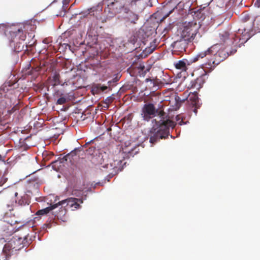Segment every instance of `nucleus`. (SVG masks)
<instances>
[{"mask_svg": "<svg viewBox=\"0 0 260 260\" xmlns=\"http://www.w3.org/2000/svg\"><path fill=\"white\" fill-rule=\"evenodd\" d=\"M57 207V204H54L53 205H52L51 206L48 207H47L46 208H44V209H41V210H38L37 212L36 215H39V216L46 215L50 211H51L52 210L55 209Z\"/></svg>", "mask_w": 260, "mask_h": 260, "instance_id": "nucleus-21", "label": "nucleus"}, {"mask_svg": "<svg viewBox=\"0 0 260 260\" xmlns=\"http://www.w3.org/2000/svg\"><path fill=\"white\" fill-rule=\"evenodd\" d=\"M30 197L26 193H24L20 197H18L16 200V203L20 206L28 205L30 203Z\"/></svg>", "mask_w": 260, "mask_h": 260, "instance_id": "nucleus-16", "label": "nucleus"}, {"mask_svg": "<svg viewBox=\"0 0 260 260\" xmlns=\"http://www.w3.org/2000/svg\"><path fill=\"white\" fill-rule=\"evenodd\" d=\"M157 113H158V114L160 117H163L165 115L164 111H158L157 109H156L153 104H146L144 105L142 108V116L144 120L149 121L151 118L154 117Z\"/></svg>", "mask_w": 260, "mask_h": 260, "instance_id": "nucleus-7", "label": "nucleus"}, {"mask_svg": "<svg viewBox=\"0 0 260 260\" xmlns=\"http://www.w3.org/2000/svg\"><path fill=\"white\" fill-rule=\"evenodd\" d=\"M84 153V151L81 147L75 148L70 153L60 158V162L66 163L67 165L70 164L71 165H75L80 169L81 167L80 165H78V162L83 164L86 161V160L83 157H80V156L83 155Z\"/></svg>", "mask_w": 260, "mask_h": 260, "instance_id": "nucleus-4", "label": "nucleus"}, {"mask_svg": "<svg viewBox=\"0 0 260 260\" xmlns=\"http://www.w3.org/2000/svg\"><path fill=\"white\" fill-rule=\"evenodd\" d=\"M70 0H63L62 1V9L64 11H66V9L68 8V5L69 4Z\"/></svg>", "mask_w": 260, "mask_h": 260, "instance_id": "nucleus-34", "label": "nucleus"}, {"mask_svg": "<svg viewBox=\"0 0 260 260\" xmlns=\"http://www.w3.org/2000/svg\"><path fill=\"white\" fill-rule=\"evenodd\" d=\"M174 10V9L169 11V12L167 13L166 14H165L162 18V19H161V21H163L164 20H165L167 17H168L170 14H171L172 13V12Z\"/></svg>", "mask_w": 260, "mask_h": 260, "instance_id": "nucleus-37", "label": "nucleus"}, {"mask_svg": "<svg viewBox=\"0 0 260 260\" xmlns=\"http://www.w3.org/2000/svg\"><path fill=\"white\" fill-rule=\"evenodd\" d=\"M110 0H104L103 5H107V7L105 9V12H108L111 15L110 17H112L117 13L126 10V7L125 0H114V2H109Z\"/></svg>", "mask_w": 260, "mask_h": 260, "instance_id": "nucleus-5", "label": "nucleus"}, {"mask_svg": "<svg viewBox=\"0 0 260 260\" xmlns=\"http://www.w3.org/2000/svg\"><path fill=\"white\" fill-rule=\"evenodd\" d=\"M17 196H18V193H17V192H15V196L16 197H17Z\"/></svg>", "mask_w": 260, "mask_h": 260, "instance_id": "nucleus-44", "label": "nucleus"}, {"mask_svg": "<svg viewBox=\"0 0 260 260\" xmlns=\"http://www.w3.org/2000/svg\"><path fill=\"white\" fill-rule=\"evenodd\" d=\"M115 99V97L113 94L111 96L107 97L104 101V103L106 105V106H104L105 108H108L110 104H111Z\"/></svg>", "mask_w": 260, "mask_h": 260, "instance_id": "nucleus-25", "label": "nucleus"}, {"mask_svg": "<svg viewBox=\"0 0 260 260\" xmlns=\"http://www.w3.org/2000/svg\"><path fill=\"white\" fill-rule=\"evenodd\" d=\"M230 54L225 48H222L220 45L215 44L209 47L205 51L199 53L194 58L196 61L200 58L205 57V60L201 65L206 72H211L219 64L224 60Z\"/></svg>", "mask_w": 260, "mask_h": 260, "instance_id": "nucleus-1", "label": "nucleus"}, {"mask_svg": "<svg viewBox=\"0 0 260 260\" xmlns=\"http://www.w3.org/2000/svg\"><path fill=\"white\" fill-rule=\"evenodd\" d=\"M219 37L221 43H227L229 45H237V40H241L242 38L240 36H238L235 34H230L228 31H222L219 34Z\"/></svg>", "mask_w": 260, "mask_h": 260, "instance_id": "nucleus-8", "label": "nucleus"}, {"mask_svg": "<svg viewBox=\"0 0 260 260\" xmlns=\"http://www.w3.org/2000/svg\"><path fill=\"white\" fill-rule=\"evenodd\" d=\"M112 83H113V81H112V80L109 81L108 82V86H110H110H111V84H112Z\"/></svg>", "mask_w": 260, "mask_h": 260, "instance_id": "nucleus-40", "label": "nucleus"}, {"mask_svg": "<svg viewBox=\"0 0 260 260\" xmlns=\"http://www.w3.org/2000/svg\"><path fill=\"white\" fill-rule=\"evenodd\" d=\"M157 126L156 128H153L150 132L149 141L152 144H155L159 141L160 139H165L170 136L171 138H173L172 135H170V128H173L176 123L175 122L170 119H163L158 122Z\"/></svg>", "mask_w": 260, "mask_h": 260, "instance_id": "nucleus-3", "label": "nucleus"}, {"mask_svg": "<svg viewBox=\"0 0 260 260\" xmlns=\"http://www.w3.org/2000/svg\"><path fill=\"white\" fill-rule=\"evenodd\" d=\"M107 89L111 90L112 88L110 86L102 85L100 84H98L93 86L92 91H95L96 93H99L101 91H105Z\"/></svg>", "mask_w": 260, "mask_h": 260, "instance_id": "nucleus-23", "label": "nucleus"}, {"mask_svg": "<svg viewBox=\"0 0 260 260\" xmlns=\"http://www.w3.org/2000/svg\"><path fill=\"white\" fill-rule=\"evenodd\" d=\"M27 235H24L23 237H20V238H18V239H19V240H21L22 238L25 239V238H26V236H27Z\"/></svg>", "mask_w": 260, "mask_h": 260, "instance_id": "nucleus-42", "label": "nucleus"}, {"mask_svg": "<svg viewBox=\"0 0 260 260\" xmlns=\"http://www.w3.org/2000/svg\"><path fill=\"white\" fill-rule=\"evenodd\" d=\"M7 180V179L4 177V175H2V173L0 171V186H2Z\"/></svg>", "mask_w": 260, "mask_h": 260, "instance_id": "nucleus-33", "label": "nucleus"}, {"mask_svg": "<svg viewBox=\"0 0 260 260\" xmlns=\"http://www.w3.org/2000/svg\"><path fill=\"white\" fill-rule=\"evenodd\" d=\"M187 28H184L182 30L181 33V36L180 38H183L184 40L186 41H188L189 42H191L194 39V36H191V33L187 31Z\"/></svg>", "mask_w": 260, "mask_h": 260, "instance_id": "nucleus-19", "label": "nucleus"}, {"mask_svg": "<svg viewBox=\"0 0 260 260\" xmlns=\"http://www.w3.org/2000/svg\"><path fill=\"white\" fill-rule=\"evenodd\" d=\"M236 52V50H234V51H231L230 54H232Z\"/></svg>", "mask_w": 260, "mask_h": 260, "instance_id": "nucleus-43", "label": "nucleus"}, {"mask_svg": "<svg viewBox=\"0 0 260 260\" xmlns=\"http://www.w3.org/2000/svg\"><path fill=\"white\" fill-rule=\"evenodd\" d=\"M155 48V46L152 45L149 47L146 48L144 50V52L146 54V55L150 54L154 51Z\"/></svg>", "mask_w": 260, "mask_h": 260, "instance_id": "nucleus-30", "label": "nucleus"}, {"mask_svg": "<svg viewBox=\"0 0 260 260\" xmlns=\"http://www.w3.org/2000/svg\"><path fill=\"white\" fill-rule=\"evenodd\" d=\"M95 148L94 146L90 147L88 149V151L91 154H93V153L95 152Z\"/></svg>", "mask_w": 260, "mask_h": 260, "instance_id": "nucleus-36", "label": "nucleus"}, {"mask_svg": "<svg viewBox=\"0 0 260 260\" xmlns=\"http://www.w3.org/2000/svg\"><path fill=\"white\" fill-rule=\"evenodd\" d=\"M120 78V76L119 75H116V77L114 78L112 80L113 83H116L117 81L119 80Z\"/></svg>", "mask_w": 260, "mask_h": 260, "instance_id": "nucleus-38", "label": "nucleus"}, {"mask_svg": "<svg viewBox=\"0 0 260 260\" xmlns=\"http://www.w3.org/2000/svg\"><path fill=\"white\" fill-rule=\"evenodd\" d=\"M111 128H109L108 129V131H111Z\"/></svg>", "mask_w": 260, "mask_h": 260, "instance_id": "nucleus-45", "label": "nucleus"}, {"mask_svg": "<svg viewBox=\"0 0 260 260\" xmlns=\"http://www.w3.org/2000/svg\"><path fill=\"white\" fill-rule=\"evenodd\" d=\"M59 78H60L59 74L55 73L53 76V81L54 82V83L53 84V86L58 85L60 84Z\"/></svg>", "mask_w": 260, "mask_h": 260, "instance_id": "nucleus-26", "label": "nucleus"}, {"mask_svg": "<svg viewBox=\"0 0 260 260\" xmlns=\"http://www.w3.org/2000/svg\"><path fill=\"white\" fill-rule=\"evenodd\" d=\"M82 191L81 190H77L76 189L73 190L72 194L77 197H79L81 194Z\"/></svg>", "mask_w": 260, "mask_h": 260, "instance_id": "nucleus-35", "label": "nucleus"}, {"mask_svg": "<svg viewBox=\"0 0 260 260\" xmlns=\"http://www.w3.org/2000/svg\"><path fill=\"white\" fill-rule=\"evenodd\" d=\"M25 40H21V42H19L17 43L16 44L14 45V46H10L13 50L14 51L16 52H20L23 51L24 48L27 50L28 47H31L36 42V40H35L33 43H30V42H28V44L26 43H24Z\"/></svg>", "mask_w": 260, "mask_h": 260, "instance_id": "nucleus-13", "label": "nucleus"}, {"mask_svg": "<svg viewBox=\"0 0 260 260\" xmlns=\"http://www.w3.org/2000/svg\"><path fill=\"white\" fill-rule=\"evenodd\" d=\"M22 246H16L15 240H11L7 243L3 248V252L5 254L7 257L11 256L12 255L16 253L20 250Z\"/></svg>", "mask_w": 260, "mask_h": 260, "instance_id": "nucleus-11", "label": "nucleus"}, {"mask_svg": "<svg viewBox=\"0 0 260 260\" xmlns=\"http://www.w3.org/2000/svg\"><path fill=\"white\" fill-rule=\"evenodd\" d=\"M63 95H64V94L61 91L58 90L54 92L53 96L54 99L56 100L61 97Z\"/></svg>", "mask_w": 260, "mask_h": 260, "instance_id": "nucleus-29", "label": "nucleus"}, {"mask_svg": "<svg viewBox=\"0 0 260 260\" xmlns=\"http://www.w3.org/2000/svg\"><path fill=\"white\" fill-rule=\"evenodd\" d=\"M20 108V104L19 102L16 104L12 108L7 111V113L9 115H11L14 113L15 111L18 110Z\"/></svg>", "mask_w": 260, "mask_h": 260, "instance_id": "nucleus-27", "label": "nucleus"}, {"mask_svg": "<svg viewBox=\"0 0 260 260\" xmlns=\"http://www.w3.org/2000/svg\"><path fill=\"white\" fill-rule=\"evenodd\" d=\"M82 203H83V200L81 199L69 198L59 202L57 204V206L58 205L64 206V207H69L74 210L80 208V204Z\"/></svg>", "mask_w": 260, "mask_h": 260, "instance_id": "nucleus-9", "label": "nucleus"}, {"mask_svg": "<svg viewBox=\"0 0 260 260\" xmlns=\"http://www.w3.org/2000/svg\"><path fill=\"white\" fill-rule=\"evenodd\" d=\"M256 3L257 5V6L258 7H260V0H256Z\"/></svg>", "mask_w": 260, "mask_h": 260, "instance_id": "nucleus-41", "label": "nucleus"}, {"mask_svg": "<svg viewBox=\"0 0 260 260\" xmlns=\"http://www.w3.org/2000/svg\"><path fill=\"white\" fill-rule=\"evenodd\" d=\"M176 122L179 124V125H182L184 123L183 122V117L180 115H178L176 116L175 118Z\"/></svg>", "mask_w": 260, "mask_h": 260, "instance_id": "nucleus-31", "label": "nucleus"}, {"mask_svg": "<svg viewBox=\"0 0 260 260\" xmlns=\"http://www.w3.org/2000/svg\"><path fill=\"white\" fill-rule=\"evenodd\" d=\"M188 42H190L186 41L183 38H180L179 40H177L174 42V47L178 49L179 51H185L187 47Z\"/></svg>", "mask_w": 260, "mask_h": 260, "instance_id": "nucleus-15", "label": "nucleus"}, {"mask_svg": "<svg viewBox=\"0 0 260 260\" xmlns=\"http://www.w3.org/2000/svg\"><path fill=\"white\" fill-rule=\"evenodd\" d=\"M204 83L205 81L203 77L201 76L192 82L191 87L199 89L203 86Z\"/></svg>", "mask_w": 260, "mask_h": 260, "instance_id": "nucleus-20", "label": "nucleus"}, {"mask_svg": "<svg viewBox=\"0 0 260 260\" xmlns=\"http://www.w3.org/2000/svg\"><path fill=\"white\" fill-rule=\"evenodd\" d=\"M183 28H187V31L191 33V36H194L195 37L198 32L200 25L197 24L196 21H193L188 22V23L185 22Z\"/></svg>", "mask_w": 260, "mask_h": 260, "instance_id": "nucleus-14", "label": "nucleus"}, {"mask_svg": "<svg viewBox=\"0 0 260 260\" xmlns=\"http://www.w3.org/2000/svg\"><path fill=\"white\" fill-rule=\"evenodd\" d=\"M1 159H2V156H1V155H0V160H1Z\"/></svg>", "mask_w": 260, "mask_h": 260, "instance_id": "nucleus-46", "label": "nucleus"}, {"mask_svg": "<svg viewBox=\"0 0 260 260\" xmlns=\"http://www.w3.org/2000/svg\"><path fill=\"white\" fill-rule=\"evenodd\" d=\"M25 69V74L29 75H33L35 72H37L39 71L37 68H31L30 64H28Z\"/></svg>", "mask_w": 260, "mask_h": 260, "instance_id": "nucleus-24", "label": "nucleus"}, {"mask_svg": "<svg viewBox=\"0 0 260 260\" xmlns=\"http://www.w3.org/2000/svg\"><path fill=\"white\" fill-rule=\"evenodd\" d=\"M174 65L177 69L181 71H186L187 69L186 63L184 60H178L174 62Z\"/></svg>", "mask_w": 260, "mask_h": 260, "instance_id": "nucleus-22", "label": "nucleus"}, {"mask_svg": "<svg viewBox=\"0 0 260 260\" xmlns=\"http://www.w3.org/2000/svg\"><path fill=\"white\" fill-rule=\"evenodd\" d=\"M254 25H256V28L257 30L260 31V16H258L256 18L253 22Z\"/></svg>", "mask_w": 260, "mask_h": 260, "instance_id": "nucleus-32", "label": "nucleus"}, {"mask_svg": "<svg viewBox=\"0 0 260 260\" xmlns=\"http://www.w3.org/2000/svg\"><path fill=\"white\" fill-rule=\"evenodd\" d=\"M124 153L119 151L112 160H110V163H107L108 161V155L106 152L103 154L102 153L99 155V157L103 159L101 162V169L103 171H105L109 173V175L113 177L117 174L119 171L122 170V163L124 160Z\"/></svg>", "mask_w": 260, "mask_h": 260, "instance_id": "nucleus-2", "label": "nucleus"}, {"mask_svg": "<svg viewBox=\"0 0 260 260\" xmlns=\"http://www.w3.org/2000/svg\"><path fill=\"white\" fill-rule=\"evenodd\" d=\"M51 227V224L50 223H48V224H44L43 226H42V228L43 229L45 230V229H46L47 228H50Z\"/></svg>", "mask_w": 260, "mask_h": 260, "instance_id": "nucleus-39", "label": "nucleus"}, {"mask_svg": "<svg viewBox=\"0 0 260 260\" xmlns=\"http://www.w3.org/2000/svg\"><path fill=\"white\" fill-rule=\"evenodd\" d=\"M67 102V97L65 95H63L60 98L57 99L56 104V105H62L65 104Z\"/></svg>", "mask_w": 260, "mask_h": 260, "instance_id": "nucleus-28", "label": "nucleus"}, {"mask_svg": "<svg viewBox=\"0 0 260 260\" xmlns=\"http://www.w3.org/2000/svg\"><path fill=\"white\" fill-rule=\"evenodd\" d=\"M184 95L185 101H186L188 104L194 107L193 111L195 113H197V109L200 108L197 92H194L188 93L187 92H185Z\"/></svg>", "mask_w": 260, "mask_h": 260, "instance_id": "nucleus-10", "label": "nucleus"}, {"mask_svg": "<svg viewBox=\"0 0 260 260\" xmlns=\"http://www.w3.org/2000/svg\"><path fill=\"white\" fill-rule=\"evenodd\" d=\"M31 26L32 27V28H34V25L25 24L23 25V27L21 26L10 31L11 39L10 40V46H14V45L19 42H21V40H25L26 38V31L28 30L29 27Z\"/></svg>", "mask_w": 260, "mask_h": 260, "instance_id": "nucleus-6", "label": "nucleus"}, {"mask_svg": "<svg viewBox=\"0 0 260 260\" xmlns=\"http://www.w3.org/2000/svg\"><path fill=\"white\" fill-rule=\"evenodd\" d=\"M124 12L127 14V15L125 16L127 20L131 23H136V21L139 19V16L133 12L128 10L127 9Z\"/></svg>", "mask_w": 260, "mask_h": 260, "instance_id": "nucleus-17", "label": "nucleus"}, {"mask_svg": "<svg viewBox=\"0 0 260 260\" xmlns=\"http://www.w3.org/2000/svg\"><path fill=\"white\" fill-rule=\"evenodd\" d=\"M237 35H241L242 39L247 41L252 36L250 29L244 27L243 29H239Z\"/></svg>", "mask_w": 260, "mask_h": 260, "instance_id": "nucleus-18", "label": "nucleus"}, {"mask_svg": "<svg viewBox=\"0 0 260 260\" xmlns=\"http://www.w3.org/2000/svg\"><path fill=\"white\" fill-rule=\"evenodd\" d=\"M185 102V99H181L176 94L174 95L169 100V109L171 111H176L180 108L181 105Z\"/></svg>", "mask_w": 260, "mask_h": 260, "instance_id": "nucleus-12", "label": "nucleus"}]
</instances>
